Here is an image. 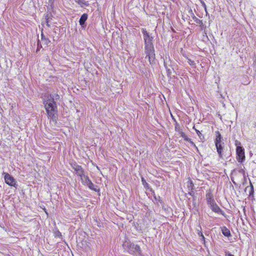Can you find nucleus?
I'll return each instance as SVG.
<instances>
[{
	"instance_id": "obj_16",
	"label": "nucleus",
	"mask_w": 256,
	"mask_h": 256,
	"mask_svg": "<svg viewBox=\"0 0 256 256\" xmlns=\"http://www.w3.org/2000/svg\"><path fill=\"white\" fill-rule=\"evenodd\" d=\"M198 226L199 227V228H198L196 230L197 234L198 236L201 238L202 241L204 242H205V238L204 236L203 235L202 232V227L200 224H199L198 225Z\"/></svg>"
},
{
	"instance_id": "obj_23",
	"label": "nucleus",
	"mask_w": 256,
	"mask_h": 256,
	"mask_svg": "<svg viewBox=\"0 0 256 256\" xmlns=\"http://www.w3.org/2000/svg\"><path fill=\"white\" fill-rule=\"evenodd\" d=\"M42 48V44H40V40H38V42H37L36 52H38Z\"/></svg>"
},
{
	"instance_id": "obj_5",
	"label": "nucleus",
	"mask_w": 256,
	"mask_h": 256,
	"mask_svg": "<svg viewBox=\"0 0 256 256\" xmlns=\"http://www.w3.org/2000/svg\"><path fill=\"white\" fill-rule=\"evenodd\" d=\"M82 180V182L84 185L86 186L88 188L96 192L97 186L94 185L89 178L88 176L86 175H84L82 177V178H80Z\"/></svg>"
},
{
	"instance_id": "obj_7",
	"label": "nucleus",
	"mask_w": 256,
	"mask_h": 256,
	"mask_svg": "<svg viewBox=\"0 0 256 256\" xmlns=\"http://www.w3.org/2000/svg\"><path fill=\"white\" fill-rule=\"evenodd\" d=\"M4 174L5 182L10 186L16 188L18 184L14 178L8 173L4 172Z\"/></svg>"
},
{
	"instance_id": "obj_24",
	"label": "nucleus",
	"mask_w": 256,
	"mask_h": 256,
	"mask_svg": "<svg viewBox=\"0 0 256 256\" xmlns=\"http://www.w3.org/2000/svg\"><path fill=\"white\" fill-rule=\"evenodd\" d=\"M254 187H253L252 183H250V190L249 192V195L250 196L254 194Z\"/></svg>"
},
{
	"instance_id": "obj_12",
	"label": "nucleus",
	"mask_w": 256,
	"mask_h": 256,
	"mask_svg": "<svg viewBox=\"0 0 256 256\" xmlns=\"http://www.w3.org/2000/svg\"><path fill=\"white\" fill-rule=\"evenodd\" d=\"M88 14L86 13H84L83 14L80 20H79V24H80V26H81L82 28H85L86 26V20H88Z\"/></svg>"
},
{
	"instance_id": "obj_9",
	"label": "nucleus",
	"mask_w": 256,
	"mask_h": 256,
	"mask_svg": "<svg viewBox=\"0 0 256 256\" xmlns=\"http://www.w3.org/2000/svg\"><path fill=\"white\" fill-rule=\"evenodd\" d=\"M206 200L207 204L210 206L212 204L216 202L212 194V191L211 189H209L206 191Z\"/></svg>"
},
{
	"instance_id": "obj_28",
	"label": "nucleus",
	"mask_w": 256,
	"mask_h": 256,
	"mask_svg": "<svg viewBox=\"0 0 256 256\" xmlns=\"http://www.w3.org/2000/svg\"><path fill=\"white\" fill-rule=\"evenodd\" d=\"M55 236H58V237H62V234L58 230L55 233Z\"/></svg>"
},
{
	"instance_id": "obj_1",
	"label": "nucleus",
	"mask_w": 256,
	"mask_h": 256,
	"mask_svg": "<svg viewBox=\"0 0 256 256\" xmlns=\"http://www.w3.org/2000/svg\"><path fill=\"white\" fill-rule=\"evenodd\" d=\"M42 101L48 118L56 122L58 119V106L56 102H54L44 95Z\"/></svg>"
},
{
	"instance_id": "obj_38",
	"label": "nucleus",
	"mask_w": 256,
	"mask_h": 256,
	"mask_svg": "<svg viewBox=\"0 0 256 256\" xmlns=\"http://www.w3.org/2000/svg\"><path fill=\"white\" fill-rule=\"evenodd\" d=\"M177 129H178V128H177V126H176V130Z\"/></svg>"
},
{
	"instance_id": "obj_4",
	"label": "nucleus",
	"mask_w": 256,
	"mask_h": 256,
	"mask_svg": "<svg viewBox=\"0 0 256 256\" xmlns=\"http://www.w3.org/2000/svg\"><path fill=\"white\" fill-rule=\"evenodd\" d=\"M216 138L214 140V144L216 148V151L218 154L220 158H222V152L223 150V146H222L224 143L222 142V137L221 134L218 131L216 132Z\"/></svg>"
},
{
	"instance_id": "obj_36",
	"label": "nucleus",
	"mask_w": 256,
	"mask_h": 256,
	"mask_svg": "<svg viewBox=\"0 0 256 256\" xmlns=\"http://www.w3.org/2000/svg\"><path fill=\"white\" fill-rule=\"evenodd\" d=\"M192 18L193 20L194 19V18H196V16L193 13H192Z\"/></svg>"
},
{
	"instance_id": "obj_26",
	"label": "nucleus",
	"mask_w": 256,
	"mask_h": 256,
	"mask_svg": "<svg viewBox=\"0 0 256 256\" xmlns=\"http://www.w3.org/2000/svg\"><path fill=\"white\" fill-rule=\"evenodd\" d=\"M167 60V57L166 56V58L164 59V66L165 68L166 69V70L169 68L167 65V63L166 62H165V60Z\"/></svg>"
},
{
	"instance_id": "obj_11",
	"label": "nucleus",
	"mask_w": 256,
	"mask_h": 256,
	"mask_svg": "<svg viewBox=\"0 0 256 256\" xmlns=\"http://www.w3.org/2000/svg\"><path fill=\"white\" fill-rule=\"evenodd\" d=\"M142 32L143 34L144 41L148 42V41H153L154 38L146 30V28H142Z\"/></svg>"
},
{
	"instance_id": "obj_35",
	"label": "nucleus",
	"mask_w": 256,
	"mask_h": 256,
	"mask_svg": "<svg viewBox=\"0 0 256 256\" xmlns=\"http://www.w3.org/2000/svg\"><path fill=\"white\" fill-rule=\"evenodd\" d=\"M49 2L51 4H53L54 2V0H48Z\"/></svg>"
},
{
	"instance_id": "obj_29",
	"label": "nucleus",
	"mask_w": 256,
	"mask_h": 256,
	"mask_svg": "<svg viewBox=\"0 0 256 256\" xmlns=\"http://www.w3.org/2000/svg\"><path fill=\"white\" fill-rule=\"evenodd\" d=\"M188 194H189L190 196H192L194 197V200H194V192H193V191H192V190H191L190 192H189L188 193Z\"/></svg>"
},
{
	"instance_id": "obj_33",
	"label": "nucleus",
	"mask_w": 256,
	"mask_h": 256,
	"mask_svg": "<svg viewBox=\"0 0 256 256\" xmlns=\"http://www.w3.org/2000/svg\"><path fill=\"white\" fill-rule=\"evenodd\" d=\"M46 25L48 27H50V24H49V21H48V18H46Z\"/></svg>"
},
{
	"instance_id": "obj_25",
	"label": "nucleus",
	"mask_w": 256,
	"mask_h": 256,
	"mask_svg": "<svg viewBox=\"0 0 256 256\" xmlns=\"http://www.w3.org/2000/svg\"><path fill=\"white\" fill-rule=\"evenodd\" d=\"M166 73H167V76L168 77H170L171 74H172V70H170V68L166 70Z\"/></svg>"
},
{
	"instance_id": "obj_3",
	"label": "nucleus",
	"mask_w": 256,
	"mask_h": 256,
	"mask_svg": "<svg viewBox=\"0 0 256 256\" xmlns=\"http://www.w3.org/2000/svg\"><path fill=\"white\" fill-rule=\"evenodd\" d=\"M124 246L127 250L128 252L134 256H143L140 246L134 243L126 242Z\"/></svg>"
},
{
	"instance_id": "obj_17",
	"label": "nucleus",
	"mask_w": 256,
	"mask_h": 256,
	"mask_svg": "<svg viewBox=\"0 0 256 256\" xmlns=\"http://www.w3.org/2000/svg\"><path fill=\"white\" fill-rule=\"evenodd\" d=\"M194 22H195L196 24H200V26L202 28L204 27V24H203V22H202V20H200V19L196 17V18H194Z\"/></svg>"
},
{
	"instance_id": "obj_14",
	"label": "nucleus",
	"mask_w": 256,
	"mask_h": 256,
	"mask_svg": "<svg viewBox=\"0 0 256 256\" xmlns=\"http://www.w3.org/2000/svg\"><path fill=\"white\" fill-rule=\"evenodd\" d=\"M81 8H85L88 6L90 5L89 2L86 0H74Z\"/></svg>"
},
{
	"instance_id": "obj_32",
	"label": "nucleus",
	"mask_w": 256,
	"mask_h": 256,
	"mask_svg": "<svg viewBox=\"0 0 256 256\" xmlns=\"http://www.w3.org/2000/svg\"><path fill=\"white\" fill-rule=\"evenodd\" d=\"M46 38L45 37V36H44V34L42 32V34H41V40H43L44 38Z\"/></svg>"
},
{
	"instance_id": "obj_22",
	"label": "nucleus",
	"mask_w": 256,
	"mask_h": 256,
	"mask_svg": "<svg viewBox=\"0 0 256 256\" xmlns=\"http://www.w3.org/2000/svg\"><path fill=\"white\" fill-rule=\"evenodd\" d=\"M43 44H46V46H48L50 43V40L48 38H44L43 40H42Z\"/></svg>"
},
{
	"instance_id": "obj_20",
	"label": "nucleus",
	"mask_w": 256,
	"mask_h": 256,
	"mask_svg": "<svg viewBox=\"0 0 256 256\" xmlns=\"http://www.w3.org/2000/svg\"><path fill=\"white\" fill-rule=\"evenodd\" d=\"M193 128L195 130L200 138L201 140H202L204 138V136L202 135L201 132L198 130H196L194 126L193 127Z\"/></svg>"
},
{
	"instance_id": "obj_30",
	"label": "nucleus",
	"mask_w": 256,
	"mask_h": 256,
	"mask_svg": "<svg viewBox=\"0 0 256 256\" xmlns=\"http://www.w3.org/2000/svg\"><path fill=\"white\" fill-rule=\"evenodd\" d=\"M202 6L204 8V10H205L206 12V13L207 14L208 12L206 11V4L204 2H202Z\"/></svg>"
},
{
	"instance_id": "obj_6",
	"label": "nucleus",
	"mask_w": 256,
	"mask_h": 256,
	"mask_svg": "<svg viewBox=\"0 0 256 256\" xmlns=\"http://www.w3.org/2000/svg\"><path fill=\"white\" fill-rule=\"evenodd\" d=\"M236 160L239 162H242L245 160L244 148L240 146H237L236 148Z\"/></svg>"
},
{
	"instance_id": "obj_31",
	"label": "nucleus",
	"mask_w": 256,
	"mask_h": 256,
	"mask_svg": "<svg viewBox=\"0 0 256 256\" xmlns=\"http://www.w3.org/2000/svg\"><path fill=\"white\" fill-rule=\"evenodd\" d=\"M188 141H189L190 142V143L191 144L194 146V147H195L196 146V144H194V142H192L190 139H188Z\"/></svg>"
},
{
	"instance_id": "obj_8",
	"label": "nucleus",
	"mask_w": 256,
	"mask_h": 256,
	"mask_svg": "<svg viewBox=\"0 0 256 256\" xmlns=\"http://www.w3.org/2000/svg\"><path fill=\"white\" fill-rule=\"evenodd\" d=\"M70 165L72 168L76 172V175L82 178V177L85 174L84 170L82 166L78 164L76 162L72 163Z\"/></svg>"
},
{
	"instance_id": "obj_37",
	"label": "nucleus",
	"mask_w": 256,
	"mask_h": 256,
	"mask_svg": "<svg viewBox=\"0 0 256 256\" xmlns=\"http://www.w3.org/2000/svg\"><path fill=\"white\" fill-rule=\"evenodd\" d=\"M194 148H196V150L197 152H198V147H197L196 146L194 147Z\"/></svg>"
},
{
	"instance_id": "obj_39",
	"label": "nucleus",
	"mask_w": 256,
	"mask_h": 256,
	"mask_svg": "<svg viewBox=\"0 0 256 256\" xmlns=\"http://www.w3.org/2000/svg\"><path fill=\"white\" fill-rule=\"evenodd\" d=\"M177 129H178V128H177V126H176V130Z\"/></svg>"
},
{
	"instance_id": "obj_15",
	"label": "nucleus",
	"mask_w": 256,
	"mask_h": 256,
	"mask_svg": "<svg viewBox=\"0 0 256 256\" xmlns=\"http://www.w3.org/2000/svg\"><path fill=\"white\" fill-rule=\"evenodd\" d=\"M222 234L226 237H230L231 236L230 230L225 226L221 228Z\"/></svg>"
},
{
	"instance_id": "obj_27",
	"label": "nucleus",
	"mask_w": 256,
	"mask_h": 256,
	"mask_svg": "<svg viewBox=\"0 0 256 256\" xmlns=\"http://www.w3.org/2000/svg\"><path fill=\"white\" fill-rule=\"evenodd\" d=\"M181 136L184 138V140H188V138L186 137V136L185 134L184 133V132H182L181 134Z\"/></svg>"
},
{
	"instance_id": "obj_18",
	"label": "nucleus",
	"mask_w": 256,
	"mask_h": 256,
	"mask_svg": "<svg viewBox=\"0 0 256 256\" xmlns=\"http://www.w3.org/2000/svg\"><path fill=\"white\" fill-rule=\"evenodd\" d=\"M142 183L144 186L145 188H146L147 189L150 188L149 184L146 182V180H144V178H142Z\"/></svg>"
},
{
	"instance_id": "obj_2",
	"label": "nucleus",
	"mask_w": 256,
	"mask_h": 256,
	"mask_svg": "<svg viewBox=\"0 0 256 256\" xmlns=\"http://www.w3.org/2000/svg\"><path fill=\"white\" fill-rule=\"evenodd\" d=\"M144 52L146 54V58H148L149 62L152 64L155 60V50L153 41L144 42Z\"/></svg>"
},
{
	"instance_id": "obj_34",
	"label": "nucleus",
	"mask_w": 256,
	"mask_h": 256,
	"mask_svg": "<svg viewBox=\"0 0 256 256\" xmlns=\"http://www.w3.org/2000/svg\"><path fill=\"white\" fill-rule=\"evenodd\" d=\"M154 198L156 200H158L160 201V196H158V199L157 198L156 196H154Z\"/></svg>"
},
{
	"instance_id": "obj_10",
	"label": "nucleus",
	"mask_w": 256,
	"mask_h": 256,
	"mask_svg": "<svg viewBox=\"0 0 256 256\" xmlns=\"http://www.w3.org/2000/svg\"><path fill=\"white\" fill-rule=\"evenodd\" d=\"M210 208L212 210V212H214L220 214L224 216H225V213L224 211H223L219 206L216 204V202L212 204L209 206Z\"/></svg>"
},
{
	"instance_id": "obj_19",
	"label": "nucleus",
	"mask_w": 256,
	"mask_h": 256,
	"mask_svg": "<svg viewBox=\"0 0 256 256\" xmlns=\"http://www.w3.org/2000/svg\"><path fill=\"white\" fill-rule=\"evenodd\" d=\"M186 58L188 60V62L190 66H196V64L194 60H192L188 57H186Z\"/></svg>"
},
{
	"instance_id": "obj_21",
	"label": "nucleus",
	"mask_w": 256,
	"mask_h": 256,
	"mask_svg": "<svg viewBox=\"0 0 256 256\" xmlns=\"http://www.w3.org/2000/svg\"><path fill=\"white\" fill-rule=\"evenodd\" d=\"M188 186L190 190H193L194 189V184L192 180L190 182Z\"/></svg>"
},
{
	"instance_id": "obj_13",
	"label": "nucleus",
	"mask_w": 256,
	"mask_h": 256,
	"mask_svg": "<svg viewBox=\"0 0 256 256\" xmlns=\"http://www.w3.org/2000/svg\"><path fill=\"white\" fill-rule=\"evenodd\" d=\"M44 95L48 98L50 99H51V100H53L54 102H56L60 98V95L58 94H49L48 93H46Z\"/></svg>"
}]
</instances>
